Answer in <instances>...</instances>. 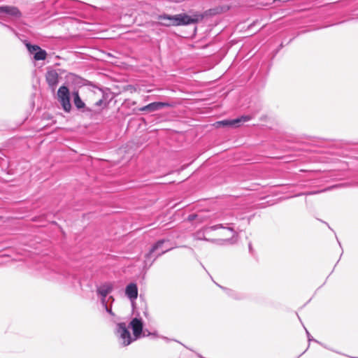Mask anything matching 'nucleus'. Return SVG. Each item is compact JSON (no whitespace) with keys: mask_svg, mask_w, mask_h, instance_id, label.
Returning <instances> with one entry per match:
<instances>
[{"mask_svg":"<svg viewBox=\"0 0 358 358\" xmlns=\"http://www.w3.org/2000/svg\"><path fill=\"white\" fill-rule=\"evenodd\" d=\"M205 13L192 12L191 15L186 13H181L176 15H158V19L169 20L167 25L170 26H187L197 24L206 16Z\"/></svg>","mask_w":358,"mask_h":358,"instance_id":"f257e3e1","label":"nucleus"},{"mask_svg":"<svg viewBox=\"0 0 358 358\" xmlns=\"http://www.w3.org/2000/svg\"><path fill=\"white\" fill-rule=\"evenodd\" d=\"M129 328L124 322H120L117 324V334L122 345L124 346H127L133 341H136V339H134V336L131 335Z\"/></svg>","mask_w":358,"mask_h":358,"instance_id":"f03ea898","label":"nucleus"},{"mask_svg":"<svg viewBox=\"0 0 358 358\" xmlns=\"http://www.w3.org/2000/svg\"><path fill=\"white\" fill-rule=\"evenodd\" d=\"M237 220V217H234V215H231L227 217H225L223 219L224 221L223 223L208 226L205 228L204 233H210L213 231H215L220 229H225L228 231H231L233 235L232 237H234L236 235V232L234 231V229L231 225L234 224V222Z\"/></svg>","mask_w":358,"mask_h":358,"instance_id":"7ed1b4c3","label":"nucleus"},{"mask_svg":"<svg viewBox=\"0 0 358 358\" xmlns=\"http://www.w3.org/2000/svg\"><path fill=\"white\" fill-rule=\"evenodd\" d=\"M57 99L64 111L69 112L71 110L70 92L66 86L62 85L59 88L57 91Z\"/></svg>","mask_w":358,"mask_h":358,"instance_id":"20e7f679","label":"nucleus"},{"mask_svg":"<svg viewBox=\"0 0 358 358\" xmlns=\"http://www.w3.org/2000/svg\"><path fill=\"white\" fill-rule=\"evenodd\" d=\"M29 53L33 56V59L36 61L45 60L47 57V52L43 50L38 45H32L27 41H23Z\"/></svg>","mask_w":358,"mask_h":358,"instance_id":"39448f33","label":"nucleus"},{"mask_svg":"<svg viewBox=\"0 0 358 358\" xmlns=\"http://www.w3.org/2000/svg\"><path fill=\"white\" fill-rule=\"evenodd\" d=\"M138 290L137 285L134 282L128 284L125 287V295L129 299L132 309L134 311L136 309L135 301L138 297Z\"/></svg>","mask_w":358,"mask_h":358,"instance_id":"423d86ee","label":"nucleus"},{"mask_svg":"<svg viewBox=\"0 0 358 358\" xmlns=\"http://www.w3.org/2000/svg\"><path fill=\"white\" fill-rule=\"evenodd\" d=\"M128 327L132 329L134 339L137 340L141 337L143 328V322L141 318L137 317H134L129 322Z\"/></svg>","mask_w":358,"mask_h":358,"instance_id":"0eeeda50","label":"nucleus"},{"mask_svg":"<svg viewBox=\"0 0 358 358\" xmlns=\"http://www.w3.org/2000/svg\"><path fill=\"white\" fill-rule=\"evenodd\" d=\"M113 290V284L112 282H104L97 287L96 292L101 296V303L104 305L106 301H108L106 296Z\"/></svg>","mask_w":358,"mask_h":358,"instance_id":"6e6552de","label":"nucleus"},{"mask_svg":"<svg viewBox=\"0 0 358 358\" xmlns=\"http://www.w3.org/2000/svg\"><path fill=\"white\" fill-rule=\"evenodd\" d=\"M46 82L49 87L54 92L59 83V74L55 70H50L46 73Z\"/></svg>","mask_w":358,"mask_h":358,"instance_id":"1a4fd4ad","label":"nucleus"},{"mask_svg":"<svg viewBox=\"0 0 358 358\" xmlns=\"http://www.w3.org/2000/svg\"><path fill=\"white\" fill-rule=\"evenodd\" d=\"M73 98V103L75 106L78 109H83V112L89 111L92 112L94 111V113H99V110H92L89 108L85 107V103L83 101V100L80 99L78 91H74L72 93Z\"/></svg>","mask_w":358,"mask_h":358,"instance_id":"9d476101","label":"nucleus"},{"mask_svg":"<svg viewBox=\"0 0 358 358\" xmlns=\"http://www.w3.org/2000/svg\"><path fill=\"white\" fill-rule=\"evenodd\" d=\"M0 13H5L15 17H20L22 15L20 10L17 7L12 6H0Z\"/></svg>","mask_w":358,"mask_h":358,"instance_id":"9b49d317","label":"nucleus"},{"mask_svg":"<svg viewBox=\"0 0 358 358\" xmlns=\"http://www.w3.org/2000/svg\"><path fill=\"white\" fill-rule=\"evenodd\" d=\"M158 257L172 250L173 247L169 241L158 239Z\"/></svg>","mask_w":358,"mask_h":358,"instance_id":"f8f14e48","label":"nucleus"},{"mask_svg":"<svg viewBox=\"0 0 358 358\" xmlns=\"http://www.w3.org/2000/svg\"><path fill=\"white\" fill-rule=\"evenodd\" d=\"M217 285L222 289L226 294L229 296L230 298L235 299V300H242L243 299L244 295L241 293L237 292L236 291L227 288L226 287L222 286L220 285L217 284Z\"/></svg>","mask_w":358,"mask_h":358,"instance_id":"ddd939ff","label":"nucleus"},{"mask_svg":"<svg viewBox=\"0 0 358 358\" xmlns=\"http://www.w3.org/2000/svg\"><path fill=\"white\" fill-rule=\"evenodd\" d=\"M114 298L112 296H110L108 298V301H106V303L104 305H102V306L104 308L105 310L112 317L115 316V313L112 310V303L114 301Z\"/></svg>","mask_w":358,"mask_h":358,"instance_id":"4468645a","label":"nucleus"},{"mask_svg":"<svg viewBox=\"0 0 358 358\" xmlns=\"http://www.w3.org/2000/svg\"><path fill=\"white\" fill-rule=\"evenodd\" d=\"M216 124L217 125L222 126L223 127H233V128H236V127L234 119L223 120L217 122Z\"/></svg>","mask_w":358,"mask_h":358,"instance_id":"2eb2a0df","label":"nucleus"},{"mask_svg":"<svg viewBox=\"0 0 358 358\" xmlns=\"http://www.w3.org/2000/svg\"><path fill=\"white\" fill-rule=\"evenodd\" d=\"M251 119H252V116H250L249 115H243L239 116L236 118H234V121H235L236 127H238L241 126V124L242 123L250 121Z\"/></svg>","mask_w":358,"mask_h":358,"instance_id":"dca6fc26","label":"nucleus"},{"mask_svg":"<svg viewBox=\"0 0 358 358\" xmlns=\"http://www.w3.org/2000/svg\"><path fill=\"white\" fill-rule=\"evenodd\" d=\"M176 105V103L173 101H159L158 100V110L162 109L164 107H174Z\"/></svg>","mask_w":358,"mask_h":358,"instance_id":"f3484780","label":"nucleus"},{"mask_svg":"<svg viewBox=\"0 0 358 358\" xmlns=\"http://www.w3.org/2000/svg\"><path fill=\"white\" fill-rule=\"evenodd\" d=\"M206 227H205L203 229L202 231H200V232H198V233H197V237H198V238H199V239H200V240H204V241H209L210 240H209V239H208L207 238H206V235H208L209 233H204V230H205V228H206Z\"/></svg>","mask_w":358,"mask_h":358,"instance_id":"a211bd4d","label":"nucleus"},{"mask_svg":"<svg viewBox=\"0 0 358 358\" xmlns=\"http://www.w3.org/2000/svg\"><path fill=\"white\" fill-rule=\"evenodd\" d=\"M0 25L6 28L7 29H8V31H11L12 33H13L15 36H18V33L13 28L11 27L10 26L2 22H0Z\"/></svg>","mask_w":358,"mask_h":358,"instance_id":"6ab92c4d","label":"nucleus"},{"mask_svg":"<svg viewBox=\"0 0 358 358\" xmlns=\"http://www.w3.org/2000/svg\"><path fill=\"white\" fill-rule=\"evenodd\" d=\"M306 334H307L308 342L314 341V342L317 343L318 341L315 339V338H313V336L310 335V334L308 332V331L306 329Z\"/></svg>","mask_w":358,"mask_h":358,"instance_id":"aec40b11","label":"nucleus"},{"mask_svg":"<svg viewBox=\"0 0 358 358\" xmlns=\"http://www.w3.org/2000/svg\"><path fill=\"white\" fill-rule=\"evenodd\" d=\"M149 108H152L153 110L157 108V102H153V103L149 104L148 106H145L144 110L149 109Z\"/></svg>","mask_w":358,"mask_h":358,"instance_id":"412c9836","label":"nucleus"},{"mask_svg":"<svg viewBox=\"0 0 358 358\" xmlns=\"http://www.w3.org/2000/svg\"><path fill=\"white\" fill-rule=\"evenodd\" d=\"M197 215L195 214V213H192V214H189L187 217V220L189 221H193L194 220L196 217H197Z\"/></svg>","mask_w":358,"mask_h":358,"instance_id":"4be33fe9","label":"nucleus"},{"mask_svg":"<svg viewBox=\"0 0 358 358\" xmlns=\"http://www.w3.org/2000/svg\"><path fill=\"white\" fill-rule=\"evenodd\" d=\"M317 343H318L319 345H322V347H324V348L327 349V350H331V351H333V352H336V353H338V354H340V352H337V351H336V350H333V349H331V348H329L327 345H325V344H324V343H321V342H320V341H318V342H317Z\"/></svg>","mask_w":358,"mask_h":358,"instance_id":"5701e85b","label":"nucleus"},{"mask_svg":"<svg viewBox=\"0 0 358 358\" xmlns=\"http://www.w3.org/2000/svg\"><path fill=\"white\" fill-rule=\"evenodd\" d=\"M283 43H281L279 46L274 50L273 57L275 56V55L283 48Z\"/></svg>","mask_w":358,"mask_h":358,"instance_id":"b1692460","label":"nucleus"},{"mask_svg":"<svg viewBox=\"0 0 358 358\" xmlns=\"http://www.w3.org/2000/svg\"><path fill=\"white\" fill-rule=\"evenodd\" d=\"M103 101L102 99H99L98 101H96L95 103H94V106H99V107H101L102 106V105L103 104Z\"/></svg>","mask_w":358,"mask_h":358,"instance_id":"393cba45","label":"nucleus"},{"mask_svg":"<svg viewBox=\"0 0 358 358\" xmlns=\"http://www.w3.org/2000/svg\"><path fill=\"white\" fill-rule=\"evenodd\" d=\"M315 192L300 193V194H298L295 195V196H301V195H303V194H306V195L313 194H315Z\"/></svg>","mask_w":358,"mask_h":358,"instance_id":"a878e982","label":"nucleus"},{"mask_svg":"<svg viewBox=\"0 0 358 358\" xmlns=\"http://www.w3.org/2000/svg\"><path fill=\"white\" fill-rule=\"evenodd\" d=\"M156 249H157V243H153V245H152V250H151V252L155 251Z\"/></svg>","mask_w":358,"mask_h":358,"instance_id":"bb28decb","label":"nucleus"},{"mask_svg":"<svg viewBox=\"0 0 358 358\" xmlns=\"http://www.w3.org/2000/svg\"><path fill=\"white\" fill-rule=\"evenodd\" d=\"M248 248H249V251L251 254H252L253 252V248H252V244L251 243H249V245H248Z\"/></svg>","mask_w":358,"mask_h":358,"instance_id":"cd10ccee","label":"nucleus"},{"mask_svg":"<svg viewBox=\"0 0 358 358\" xmlns=\"http://www.w3.org/2000/svg\"><path fill=\"white\" fill-rule=\"evenodd\" d=\"M162 338H163V339H165V340H168V338H166V337H162Z\"/></svg>","mask_w":358,"mask_h":358,"instance_id":"c85d7f7f","label":"nucleus"},{"mask_svg":"<svg viewBox=\"0 0 358 358\" xmlns=\"http://www.w3.org/2000/svg\"><path fill=\"white\" fill-rule=\"evenodd\" d=\"M160 0H158V1H159Z\"/></svg>","mask_w":358,"mask_h":358,"instance_id":"c756f323","label":"nucleus"},{"mask_svg":"<svg viewBox=\"0 0 358 358\" xmlns=\"http://www.w3.org/2000/svg\"><path fill=\"white\" fill-rule=\"evenodd\" d=\"M355 358H358V357H355Z\"/></svg>","mask_w":358,"mask_h":358,"instance_id":"7c9ffc66","label":"nucleus"}]
</instances>
